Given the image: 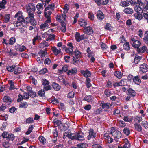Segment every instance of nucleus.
<instances>
[{
    "instance_id": "1",
    "label": "nucleus",
    "mask_w": 148,
    "mask_h": 148,
    "mask_svg": "<svg viewBox=\"0 0 148 148\" xmlns=\"http://www.w3.org/2000/svg\"><path fill=\"white\" fill-rule=\"evenodd\" d=\"M15 18H17L18 21L21 23L23 22L26 24L30 23L34 26L36 25V22L34 21L28 16L24 18L22 15V12H18L16 13L15 16Z\"/></svg>"
},
{
    "instance_id": "2",
    "label": "nucleus",
    "mask_w": 148,
    "mask_h": 148,
    "mask_svg": "<svg viewBox=\"0 0 148 148\" xmlns=\"http://www.w3.org/2000/svg\"><path fill=\"white\" fill-rule=\"evenodd\" d=\"M26 10L28 16L30 17L34 21L36 22L34 18V12L35 11L36 8L34 4L29 3L27 6Z\"/></svg>"
},
{
    "instance_id": "3",
    "label": "nucleus",
    "mask_w": 148,
    "mask_h": 148,
    "mask_svg": "<svg viewBox=\"0 0 148 148\" xmlns=\"http://www.w3.org/2000/svg\"><path fill=\"white\" fill-rule=\"evenodd\" d=\"M110 134L114 137V140L117 141L116 139L120 138L121 136V132L118 131H116L114 127H112L110 130Z\"/></svg>"
},
{
    "instance_id": "4",
    "label": "nucleus",
    "mask_w": 148,
    "mask_h": 148,
    "mask_svg": "<svg viewBox=\"0 0 148 148\" xmlns=\"http://www.w3.org/2000/svg\"><path fill=\"white\" fill-rule=\"evenodd\" d=\"M75 37L76 40L78 42L82 40L87 38V36L85 34L80 35V34L78 32H76V34H75Z\"/></svg>"
},
{
    "instance_id": "5",
    "label": "nucleus",
    "mask_w": 148,
    "mask_h": 148,
    "mask_svg": "<svg viewBox=\"0 0 148 148\" xmlns=\"http://www.w3.org/2000/svg\"><path fill=\"white\" fill-rule=\"evenodd\" d=\"M130 42L133 47L136 48L137 49L139 48L141 44L140 42L139 41L136 40L135 38H130Z\"/></svg>"
},
{
    "instance_id": "6",
    "label": "nucleus",
    "mask_w": 148,
    "mask_h": 148,
    "mask_svg": "<svg viewBox=\"0 0 148 148\" xmlns=\"http://www.w3.org/2000/svg\"><path fill=\"white\" fill-rule=\"evenodd\" d=\"M67 45L69 47L66 48L65 50V51L66 52L69 53L70 56H72L73 54V44L71 42H69L67 43Z\"/></svg>"
},
{
    "instance_id": "7",
    "label": "nucleus",
    "mask_w": 148,
    "mask_h": 148,
    "mask_svg": "<svg viewBox=\"0 0 148 148\" xmlns=\"http://www.w3.org/2000/svg\"><path fill=\"white\" fill-rule=\"evenodd\" d=\"M81 57V53L78 50H75V63H76L77 61L80 62L81 60L80 59L77 60L76 59H79Z\"/></svg>"
},
{
    "instance_id": "8",
    "label": "nucleus",
    "mask_w": 148,
    "mask_h": 148,
    "mask_svg": "<svg viewBox=\"0 0 148 148\" xmlns=\"http://www.w3.org/2000/svg\"><path fill=\"white\" fill-rule=\"evenodd\" d=\"M84 31L85 34L88 35H91L93 32L92 27L90 26L85 28Z\"/></svg>"
},
{
    "instance_id": "9",
    "label": "nucleus",
    "mask_w": 148,
    "mask_h": 148,
    "mask_svg": "<svg viewBox=\"0 0 148 148\" xmlns=\"http://www.w3.org/2000/svg\"><path fill=\"white\" fill-rule=\"evenodd\" d=\"M98 5L100 6L101 5H104L107 4L108 2V0H93Z\"/></svg>"
},
{
    "instance_id": "10",
    "label": "nucleus",
    "mask_w": 148,
    "mask_h": 148,
    "mask_svg": "<svg viewBox=\"0 0 148 148\" xmlns=\"http://www.w3.org/2000/svg\"><path fill=\"white\" fill-rule=\"evenodd\" d=\"M89 135L88 136V139H90V138H94L96 136V133L94 132L92 129H90L89 130Z\"/></svg>"
},
{
    "instance_id": "11",
    "label": "nucleus",
    "mask_w": 148,
    "mask_h": 148,
    "mask_svg": "<svg viewBox=\"0 0 148 148\" xmlns=\"http://www.w3.org/2000/svg\"><path fill=\"white\" fill-rule=\"evenodd\" d=\"M140 70L143 72L148 71V65L145 63L142 64L140 67Z\"/></svg>"
},
{
    "instance_id": "12",
    "label": "nucleus",
    "mask_w": 148,
    "mask_h": 148,
    "mask_svg": "<svg viewBox=\"0 0 148 148\" xmlns=\"http://www.w3.org/2000/svg\"><path fill=\"white\" fill-rule=\"evenodd\" d=\"M51 22V20H47L44 23L41 24L40 26V28L41 29H45L49 27L48 23H50Z\"/></svg>"
},
{
    "instance_id": "13",
    "label": "nucleus",
    "mask_w": 148,
    "mask_h": 148,
    "mask_svg": "<svg viewBox=\"0 0 148 148\" xmlns=\"http://www.w3.org/2000/svg\"><path fill=\"white\" fill-rule=\"evenodd\" d=\"M3 101L6 103L7 105H9L11 103L12 100L9 96H5L4 97L3 99Z\"/></svg>"
},
{
    "instance_id": "14",
    "label": "nucleus",
    "mask_w": 148,
    "mask_h": 148,
    "mask_svg": "<svg viewBox=\"0 0 148 148\" xmlns=\"http://www.w3.org/2000/svg\"><path fill=\"white\" fill-rule=\"evenodd\" d=\"M142 8V12H148V1H145L144 2V4L141 7Z\"/></svg>"
},
{
    "instance_id": "15",
    "label": "nucleus",
    "mask_w": 148,
    "mask_h": 148,
    "mask_svg": "<svg viewBox=\"0 0 148 148\" xmlns=\"http://www.w3.org/2000/svg\"><path fill=\"white\" fill-rule=\"evenodd\" d=\"M96 16L97 18L100 20H103L104 18V14L100 10L97 12Z\"/></svg>"
},
{
    "instance_id": "16",
    "label": "nucleus",
    "mask_w": 148,
    "mask_h": 148,
    "mask_svg": "<svg viewBox=\"0 0 148 148\" xmlns=\"http://www.w3.org/2000/svg\"><path fill=\"white\" fill-rule=\"evenodd\" d=\"M66 19V16L65 15L63 14L62 15H57L56 17V20L57 21H61L62 23L64 22Z\"/></svg>"
},
{
    "instance_id": "17",
    "label": "nucleus",
    "mask_w": 148,
    "mask_h": 148,
    "mask_svg": "<svg viewBox=\"0 0 148 148\" xmlns=\"http://www.w3.org/2000/svg\"><path fill=\"white\" fill-rule=\"evenodd\" d=\"M82 74L85 77L88 78L91 75V74L90 72L88 70H86L85 71H82L81 72Z\"/></svg>"
},
{
    "instance_id": "18",
    "label": "nucleus",
    "mask_w": 148,
    "mask_h": 148,
    "mask_svg": "<svg viewBox=\"0 0 148 148\" xmlns=\"http://www.w3.org/2000/svg\"><path fill=\"white\" fill-rule=\"evenodd\" d=\"M79 24L81 26L84 27L87 24V21L84 20H81L78 21Z\"/></svg>"
},
{
    "instance_id": "19",
    "label": "nucleus",
    "mask_w": 148,
    "mask_h": 148,
    "mask_svg": "<svg viewBox=\"0 0 148 148\" xmlns=\"http://www.w3.org/2000/svg\"><path fill=\"white\" fill-rule=\"evenodd\" d=\"M84 134L82 133H78L77 134V137H76V140H84L85 138L84 136Z\"/></svg>"
},
{
    "instance_id": "20",
    "label": "nucleus",
    "mask_w": 148,
    "mask_h": 148,
    "mask_svg": "<svg viewBox=\"0 0 148 148\" xmlns=\"http://www.w3.org/2000/svg\"><path fill=\"white\" fill-rule=\"evenodd\" d=\"M134 127L135 128V130L136 131L141 132L142 131V128L141 125L138 123H135L134 124Z\"/></svg>"
},
{
    "instance_id": "21",
    "label": "nucleus",
    "mask_w": 148,
    "mask_h": 148,
    "mask_svg": "<svg viewBox=\"0 0 148 148\" xmlns=\"http://www.w3.org/2000/svg\"><path fill=\"white\" fill-rule=\"evenodd\" d=\"M147 48L145 46L142 47L140 48H138L137 49V51L138 53H144L147 50Z\"/></svg>"
},
{
    "instance_id": "22",
    "label": "nucleus",
    "mask_w": 148,
    "mask_h": 148,
    "mask_svg": "<svg viewBox=\"0 0 148 148\" xmlns=\"http://www.w3.org/2000/svg\"><path fill=\"white\" fill-rule=\"evenodd\" d=\"M134 82L136 84L139 85L141 83V80L138 76H135L133 78Z\"/></svg>"
},
{
    "instance_id": "23",
    "label": "nucleus",
    "mask_w": 148,
    "mask_h": 148,
    "mask_svg": "<svg viewBox=\"0 0 148 148\" xmlns=\"http://www.w3.org/2000/svg\"><path fill=\"white\" fill-rule=\"evenodd\" d=\"M51 13L52 12L50 11H48L47 13L46 11H44L45 16L47 18V20H51L50 15Z\"/></svg>"
},
{
    "instance_id": "24",
    "label": "nucleus",
    "mask_w": 148,
    "mask_h": 148,
    "mask_svg": "<svg viewBox=\"0 0 148 148\" xmlns=\"http://www.w3.org/2000/svg\"><path fill=\"white\" fill-rule=\"evenodd\" d=\"M47 52L46 50V48H45L44 50H41L40 51L39 54L41 56V58H42L43 57L45 56L47 54Z\"/></svg>"
},
{
    "instance_id": "25",
    "label": "nucleus",
    "mask_w": 148,
    "mask_h": 148,
    "mask_svg": "<svg viewBox=\"0 0 148 148\" xmlns=\"http://www.w3.org/2000/svg\"><path fill=\"white\" fill-rule=\"evenodd\" d=\"M67 97L69 98L72 99H70V103H71V101L72 102H73V98L74 97V92L72 91L69 93L68 94Z\"/></svg>"
},
{
    "instance_id": "26",
    "label": "nucleus",
    "mask_w": 148,
    "mask_h": 148,
    "mask_svg": "<svg viewBox=\"0 0 148 148\" xmlns=\"http://www.w3.org/2000/svg\"><path fill=\"white\" fill-rule=\"evenodd\" d=\"M53 88L56 91L59 90L61 88V86L55 82H53L52 85Z\"/></svg>"
},
{
    "instance_id": "27",
    "label": "nucleus",
    "mask_w": 148,
    "mask_h": 148,
    "mask_svg": "<svg viewBox=\"0 0 148 148\" xmlns=\"http://www.w3.org/2000/svg\"><path fill=\"white\" fill-rule=\"evenodd\" d=\"M143 40L144 42L146 44H148V31H145Z\"/></svg>"
},
{
    "instance_id": "28",
    "label": "nucleus",
    "mask_w": 148,
    "mask_h": 148,
    "mask_svg": "<svg viewBox=\"0 0 148 148\" xmlns=\"http://www.w3.org/2000/svg\"><path fill=\"white\" fill-rule=\"evenodd\" d=\"M123 11L125 13L128 14H132L133 13V10L130 7L125 8L124 10Z\"/></svg>"
},
{
    "instance_id": "29",
    "label": "nucleus",
    "mask_w": 148,
    "mask_h": 148,
    "mask_svg": "<svg viewBox=\"0 0 148 148\" xmlns=\"http://www.w3.org/2000/svg\"><path fill=\"white\" fill-rule=\"evenodd\" d=\"M125 144L123 146V148H130V144L129 143L128 140L127 139H125L124 140Z\"/></svg>"
},
{
    "instance_id": "30",
    "label": "nucleus",
    "mask_w": 148,
    "mask_h": 148,
    "mask_svg": "<svg viewBox=\"0 0 148 148\" xmlns=\"http://www.w3.org/2000/svg\"><path fill=\"white\" fill-rule=\"evenodd\" d=\"M52 49L53 53L55 55H57L61 52V49H57L56 47H52Z\"/></svg>"
},
{
    "instance_id": "31",
    "label": "nucleus",
    "mask_w": 148,
    "mask_h": 148,
    "mask_svg": "<svg viewBox=\"0 0 148 148\" xmlns=\"http://www.w3.org/2000/svg\"><path fill=\"white\" fill-rule=\"evenodd\" d=\"M41 40V37L38 35H37L36 37H34L33 39V44L34 45H36L35 42L36 41H39L40 40Z\"/></svg>"
},
{
    "instance_id": "32",
    "label": "nucleus",
    "mask_w": 148,
    "mask_h": 148,
    "mask_svg": "<svg viewBox=\"0 0 148 148\" xmlns=\"http://www.w3.org/2000/svg\"><path fill=\"white\" fill-rule=\"evenodd\" d=\"M122 75L123 73L119 71H116L114 73V75L119 79H121L122 78Z\"/></svg>"
},
{
    "instance_id": "33",
    "label": "nucleus",
    "mask_w": 148,
    "mask_h": 148,
    "mask_svg": "<svg viewBox=\"0 0 148 148\" xmlns=\"http://www.w3.org/2000/svg\"><path fill=\"white\" fill-rule=\"evenodd\" d=\"M134 9L135 11L137 12V13L141 14L142 13V10L141 7L140 6L138 7L137 6H135Z\"/></svg>"
},
{
    "instance_id": "34",
    "label": "nucleus",
    "mask_w": 148,
    "mask_h": 148,
    "mask_svg": "<svg viewBox=\"0 0 148 148\" xmlns=\"http://www.w3.org/2000/svg\"><path fill=\"white\" fill-rule=\"evenodd\" d=\"M92 98L93 97L91 95L87 96L84 97L83 100L87 101L88 102H90L92 101Z\"/></svg>"
},
{
    "instance_id": "35",
    "label": "nucleus",
    "mask_w": 148,
    "mask_h": 148,
    "mask_svg": "<svg viewBox=\"0 0 148 148\" xmlns=\"http://www.w3.org/2000/svg\"><path fill=\"white\" fill-rule=\"evenodd\" d=\"M100 105L103 108L108 109L111 105L108 103H101Z\"/></svg>"
},
{
    "instance_id": "36",
    "label": "nucleus",
    "mask_w": 148,
    "mask_h": 148,
    "mask_svg": "<svg viewBox=\"0 0 148 148\" xmlns=\"http://www.w3.org/2000/svg\"><path fill=\"white\" fill-rule=\"evenodd\" d=\"M128 94L131 96H134L135 95L136 93L134 90L131 88H130L127 90Z\"/></svg>"
},
{
    "instance_id": "37",
    "label": "nucleus",
    "mask_w": 148,
    "mask_h": 148,
    "mask_svg": "<svg viewBox=\"0 0 148 148\" xmlns=\"http://www.w3.org/2000/svg\"><path fill=\"white\" fill-rule=\"evenodd\" d=\"M22 72V70L21 68L17 67L16 66L14 70V73L15 74H18Z\"/></svg>"
},
{
    "instance_id": "38",
    "label": "nucleus",
    "mask_w": 148,
    "mask_h": 148,
    "mask_svg": "<svg viewBox=\"0 0 148 148\" xmlns=\"http://www.w3.org/2000/svg\"><path fill=\"white\" fill-rule=\"evenodd\" d=\"M62 27L60 28L61 30L63 32H65L66 31V24L64 22L62 23L61 22Z\"/></svg>"
},
{
    "instance_id": "39",
    "label": "nucleus",
    "mask_w": 148,
    "mask_h": 148,
    "mask_svg": "<svg viewBox=\"0 0 148 148\" xmlns=\"http://www.w3.org/2000/svg\"><path fill=\"white\" fill-rule=\"evenodd\" d=\"M14 139V134H8L7 140H8L9 141L11 140L12 141Z\"/></svg>"
},
{
    "instance_id": "40",
    "label": "nucleus",
    "mask_w": 148,
    "mask_h": 148,
    "mask_svg": "<svg viewBox=\"0 0 148 148\" xmlns=\"http://www.w3.org/2000/svg\"><path fill=\"white\" fill-rule=\"evenodd\" d=\"M4 22L5 23H7L9 21L10 19V16L9 14H5L4 16Z\"/></svg>"
},
{
    "instance_id": "41",
    "label": "nucleus",
    "mask_w": 148,
    "mask_h": 148,
    "mask_svg": "<svg viewBox=\"0 0 148 148\" xmlns=\"http://www.w3.org/2000/svg\"><path fill=\"white\" fill-rule=\"evenodd\" d=\"M7 3V1L5 0H2V1L0 2V7L1 8L4 9L5 8V5Z\"/></svg>"
},
{
    "instance_id": "42",
    "label": "nucleus",
    "mask_w": 148,
    "mask_h": 148,
    "mask_svg": "<svg viewBox=\"0 0 148 148\" xmlns=\"http://www.w3.org/2000/svg\"><path fill=\"white\" fill-rule=\"evenodd\" d=\"M28 93L29 96L32 98L35 97L36 96V93L34 91H32L31 90H28Z\"/></svg>"
},
{
    "instance_id": "43",
    "label": "nucleus",
    "mask_w": 148,
    "mask_h": 148,
    "mask_svg": "<svg viewBox=\"0 0 148 148\" xmlns=\"http://www.w3.org/2000/svg\"><path fill=\"white\" fill-rule=\"evenodd\" d=\"M123 132L125 135L128 136L130 134V130L129 128L125 127L124 129Z\"/></svg>"
},
{
    "instance_id": "44",
    "label": "nucleus",
    "mask_w": 148,
    "mask_h": 148,
    "mask_svg": "<svg viewBox=\"0 0 148 148\" xmlns=\"http://www.w3.org/2000/svg\"><path fill=\"white\" fill-rule=\"evenodd\" d=\"M121 86H123L126 85L127 80L125 79H123L121 80L119 82Z\"/></svg>"
},
{
    "instance_id": "45",
    "label": "nucleus",
    "mask_w": 148,
    "mask_h": 148,
    "mask_svg": "<svg viewBox=\"0 0 148 148\" xmlns=\"http://www.w3.org/2000/svg\"><path fill=\"white\" fill-rule=\"evenodd\" d=\"M40 48H43L44 47H47L49 46L48 43L46 42V41H43V42L40 43Z\"/></svg>"
},
{
    "instance_id": "46",
    "label": "nucleus",
    "mask_w": 148,
    "mask_h": 148,
    "mask_svg": "<svg viewBox=\"0 0 148 148\" xmlns=\"http://www.w3.org/2000/svg\"><path fill=\"white\" fill-rule=\"evenodd\" d=\"M9 83L10 84V89L12 90L15 88L14 82L12 80H9Z\"/></svg>"
},
{
    "instance_id": "47",
    "label": "nucleus",
    "mask_w": 148,
    "mask_h": 148,
    "mask_svg": "<svg viewBox=\"0 0 148 148\" xmlns=\"http://www.w3.org/2000/svg\"><path fill=\"white\" fill-rule=\"evenodd\" d=\"M124 49L126 50H128L130 49V44L128 42L125 43L123 45Z\"/></svg>"
},
{
    "instance_id": "48",
    "label": "nucleus",
    "mask_w": 148,
    "mask_h": 148,
    "mask_svg": "<svg viewBox=\"0 0 148 148\" xmlns=\"http://www.w3.org/2000/svg\"><path fill=\"white\" fill-rule=\"evenodd\" d=\"M15 67L16 66L15 65H12L10 66H7V69L9 71L12 72L13 71Z\"/></svg>"
},
{
    "instance_id": "49",
    "label": "nucleus",
    "mask_w": 148,
    "mask_h": 148,
    "mask_svg": "<svg viewBox=\"0 0 148 148\" xmlns=\"http://www.w3.org/2000/svg\"><path fill=\"white\" fill-rule=\"evenodd\" d=\"M141 58L140 56H136L134 59V62L135 64H138L140 60H141Z\"/></svg>"
},
{
    "instance_id": "50",
    "label": "nucleus",
    "mask_w": 148,
    "mask_h": 148,
    "mask_svg": "<svg viewBox=\"0 0 148 148\" xmlns=\"http://www.w3.org/2000/svg\"><path fill=\"white\" fill-rule=\"evenodd\" d=\"M77 146L80 148H86L87 144L86 143H79L77 145Z\"/></svg>"
},
{
    "instance_id": "51",
    "label": "nucleus",
    "mask_w": 148,
    "mask_h": 148,
    "mask_svg": "<svg viewBox=\"0 0 148 148\" xmlns=\"http://www.w3.org/2000/svg\"><path fill=\"white\" fill-rule=\"evenodd\" d=\"M90 81L91 80L90 79L87 78L86 84L87 86V88H89L91 86V85L90 84Z\"/></svg>"
},
{
    "instance_id": "52",
    "label": "nucleus",
    "mask_w": 148,
    "mask_h": 148,
    "mask_svg": "<svg viewBox=\"0 0 148 148\" xmlns=\"http://www.w3.org/2000/svg\"><path fill=\"white\" fill-rule=\"evenodd\" d=\"M34 121L33 118L30 117L27 118L25 121L26 123L29 124L33 123Z\"/></svg>"
},
{
    "instance_id": "53",
    "label": "nucleus",
    "mask_w": 148,
    "mask_h": 148,
    "mask_svg": "<svg viewBox=\"0 0 148 148\" xmlns=\"http://www.w3.org/2000/svg\"><path fill=\"white\" fill-rule=\"evenodd\" d=\"M33 125H32L29 127L28 131L26 133V134L27 135H28L30 134L32 132V131L33 130Z\"/></svg>"
},
{
    "instance_id": "54",
    "label": "nucleus",
    "mask_w": 148,
    "mask_h": 148,
    "mask_svg": "<svg viewBox=\"0 0 148 148\" xmlns=\"http://www.w3.org/2000/svg\"><path fill=\"white\" fill-rule=\"evenodd\" d=\"M135 18L139 20H141L143 18L141 14L137 13L134 14Z\"/></svg>"
},
{
    "instance_id": "55",
    "label": "nucleus",
    "mask_w": 148,
    "mask_h": 148,
    "mask_svg": "<svg viewBox=\"0 0 148 148\" xmlns=\"http://www.w3.org/2000/svg\"><path fill=\"white\" fill-rule=\"evenodd\" d=\"M112 27L111 26L110 24L109 23H107L105 26V28L107 30L110 31L112 28Z\"/></svg>"
},
{
    "instance_id": "56",
    "label": "nucleus",
    "mask_w": 148,
    "mask_h": 148,
    "mask_svg": "<svg viewBox=\"0 0 148 148\" xmlns=\"http://www.w3.org/2000/svg\"><path fill=\"white\" fill-rule=\"evenodd\" d=\"M38 95L40 96L44 97L45 92L44 90H41L38 92Z\"/></svg>"
},
{
    "instance_id": "57",
    "label": "nucleus",
    "mask_w": 148,
    "mask_h": 148,
    "mask_svg": "<svg viewBox=\"0 0 148 148\" xmlns=\"http://www.w3.org/2000/svg\"><path fill=\"white\" fill-rule=\"evenodd\" d=\"M28 104L27 102H25L23 103H21L19 105V107L20 108H26L28 106Z\"/></svg>"
},
{
    "instance_id": "58",
    "label": "nucleus",
    "mask_w": 148,
    "mask_h": 148,
    "mask_svg": "<svg viewBox=\"0 0 148 148\" xmlns=\"http://www.w3.org/2000/svg\"><path fill=\"white\" fill-rule=\"evenodd\" d=\"M104 93L107 97H109L112 94L111 91L108 89H106L105 90Z\"/></svg>"
},
{
    "instance_id": "59",
    "label": "nucleus",
    "mask_w": 148,
    "mask_h": 148,
    "mask_svg": "<svg viewBox=\"0 0 148 148\" xmlns=\"http://www.w3.org/2000/svg\"><path fill=\"white\" fill-rule=\"evenodd\" d=\"M39 139L40 141L43 144L46 143V140L44 137L42 136H40L39 138Z\"/></svg>"
},
{
    "instance_id": "60",
    "label": "nucleus",
    "mask_w": 148,
    "mask_h": 148,
    "mask_svg": "<svg viewBox=\"0 0 148 148\" xmlns=\"http://www.w3.org/2000/svg\"><path fill=\"white\" fill-rule=\"evenodd\" d=\"M16 39L14 37H11L10 39L9 44L11 45H12L14 43Z\"/></svg>"
},
{
    "instance_id": "61",
    "label": "nucleus",
    "mask_w": 148,
    "mask_h": 148,
    "mask_svg": "<svg viewBox=\"0 0 148 148\" xmlns=\"http://www.w3.org/2000/svg\"><path fill=\"white\" fill-rule=\"evenodd\" d=\"M37 10H42L43 9V4H42L38 3L36 6Z\"/></svg>"
},
{
    "instance_id": "62",
    "label": "nucleus",
    "mask_w": 148,
    "mask_h": 148,
    "mask_svg": "<svg viewBox=\"0 0 148 148\" xmlns=\"http://www.w3.org/2000/svg\"><path fill=\"white\" fill-rule=\"evenodd\" d=\"M120 5L122 7H125L128 6L126 1L121 2L120 3Z\"/></svg>"
},
{
    "instance_id": "63",
    "label": "nucleus",
    "mask_w": 148,
    "mask_h": 148,
    "mask_svg": "<svg viewBox=\"0 0 148 148\" xmlns=\"http://www.w3.org/2000/svg\"><path fill=\"white\" fill-rule=\"evenodd\" d=\"M42 84L44 85H48L49 84V81L45 79H43L42 80Z\"/></svg>"
},
{
    "instance_id": "64",
    "label": "nucleus",
    "mask_w": 148,
    "mask_h": 148,
    "mask_svg": "<svg viewBox=\"0 0 148 148\" xmlns=\"http://www.w3.org/2000/svg\"><path fill=\"white\" fill-rule=\"evenodd\" d=\"M142 125L145 128H148V123L145 121H144L142 122Z\"/></svg>"
}]
</instances>
